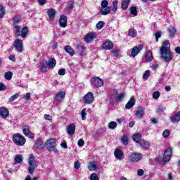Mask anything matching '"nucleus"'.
Instances as JSON below:
<instances>
[{"label": "nucleus", "instance_id": "19", "mask_svg": "<svg viewBox=\"0 0 180 180\" xmlns=\"http://www.w3.org/2000/svg\"><path fill=\"white\" fill-rule=\"evenodd\" d=\"M56 64H57V61L54 58H49L46 62V65L47 67H49V68H54Z\"/></svg>", "mask_w": 180, "mask_h": 180}, {"label": "nucleus", "instance_id": "63", "mask_svg": "<svg viewBox=\"0 0 180 180\" xmlns=\"http://www.w3.org/2000/svg\"><path fill=\"white\" fill-rule=\"evenodd\" d=\"M38 4L41 5V6H43L46 4V0H37Z\"/></svg>", "mask_w": 180, "mask_h": 180}, {"label": "nucleus", "instance_id": "18", "mask_svg": "<svg viewBox=\"0 0 180 180\" xmlns=\"http://www.w3.org/2000/svg\"><path fill=\"white\" fill-rule=\"evenodd\" d=\"M170 120L171 122H172V123H176V122H180V111L172 114V115L170 117Z\"/></svg>", "mask_w": 180, "mask_h": 180}, {"label": "nucleus", "instance_id": "37", "mask_svg": "<svg viewBox=\"0 0 180 180\" xmlns=\"http://www.w3.org/2000/svg\"><path fill=\"white\" fill-rule=\"evenodd\" d=\"M89 169L90 171H95L96 169V162H91L89 164Z\"/></svg>", "mask_w": 180, "mask_h": 180}, {"label": "nucleus", "instance_id": "11", "mask_svg": "<svg viewBox=\"0 0 180 180\" xmlns=\"http://www.w3.org/2000/svg\"><path fill=\"white\" fill-rule=\"evenodd\" d=\"M172 155V149L171 148L167 149L165 152V155L162 160L164 162H169V160H171Z\"/></svg>", "mask_w": 180, "mask_h": 180}, {"label": "nucleus", "instance_id": "44", "mask_svg": "<svg viewBox=\"0 0 180 180\" xmlns=\"http://www.w3.org/2000/svg\"><path fill=\"white\" fill-rule=\"evenodd\" d=\"M121 141L122 143L124 144V146H127V144H128V143H129V139L125 135H124L121 138Z\"/></svg>", "mask_w": 180, "mask_h": 180}, {"label": "nucleus", "instance_id": "32", "mask_svg": "<svg viewBox=\"0 0 180 180\" xmlns=\"http://www.w3.org/2000/svg\"><path fill=\"white\" fill-rule=\"evenodd\" d=\"M139 146H141V147L143 148H148L150 147V142L146 140H142L141 141Z\"/></svg>", "mask_w": 180, "mask_h": 180}, {"label": "nucleus", "instance_id": "21", "mask_svg": "<svg viewBox=\"0 0 180 180\" xmlns=\"http://www.w3.org/2000/svg\"><path fill=\"white\" fill-rule=\"evenodd\" d=\"M136 105V100L134 97H131L130 100L127 102V103L125 105L126 109H131L133 106Z\"/></svg>", "mask_w": 180, "mask_h": 180}, {"label": "nucleus", "instance_id": "10", "mask_svg": "<svg viewBox=\"0 0 180 180\" xmlns=\"http://www.w3.org/2000/svg\"><path fill=\"white\" fill-rule=\"evenodd\" d=\"M56 139H50L47 140V148H49V151H54L56 150Z\"/></svg>", "mask_w": 180, "mask_h": 180}, {"label": "nucleus", "instance_id": "60", "mask_svg": "<svg viewBox=\"0 0 180 180\" xmlns=\"http://www.w3.org/2000/svg\"><path fill=\"white\" fill-rule=\"evenodd\" d=\"M161 37V32H158L155 33V40L156 41H158V38Z\"/></svg>", "mask_w": 180, "mask_h": 180}, {"label": "nucleus", "instance_id": "17", "mask_svg": "<svg viewBox=\"0 0 180 180\" xmlns=\"http://www.w3.org/2000/svg\"><path fill=\"white\" fill-rule=\"evenodd\" d=\"M0 115L3 117L4 119L9 117V110H8V108L5 107L0 108Z\"/></svg>", "mask_w": 180, "mask_h": 180}, {"label": "nucleus", "instance_id": "16", "mask_svg": "<svg viewBox=\"0 0 180 180\" xmlns=\"http://www.w3.org/2000/svg\"><path fill=\"white\" fill-rule=\"evenodd\" d=\"M66 131L69 136H74L75 133V124H69Z\"/></svg>", "mask_w": 180, "mask_h": 180}, {"label": "nucleus", "instance_id": "13", "mask_svg": "<svg viewBox=\"0 0 180 180\" xmlns=\"http://www.w3.org/2000/svg\"><path fill=\"white\" fill-rule=\"evenodd\" d=\"M77 53L79 55H80L82 57L85 56L86 54V47L84 45H77Z\"/></svg>", "mask_w": 180, "mask_h": 180}, {"label": "nucleus", "instance_id": "41", "mask_svg": "<svg viewBox=\"0 0 180 180\" xmlns=\"http://www.w3.org/2000/svg\"><path fill=\"white\" fill-rule=\"evenodd\" d=\"M130 13L134 16H137V7L134 6L130 8Z\"/></svg>", "mask_w": 180, "mask_h": 180}, {"label": "nucleus", "instance_id": "3", "mask_svg": "<svg viewBox=\"0 0 180 180\" xmlns=\"http://www.w3.org/2000/svg\"><path fill=\"white\" fill-rule=\"evenodd\" d=\"M28 171L30 174H33L34 172V169L37 168V165H39V162L34 159V156L31 155L28 159Z\"/></svg>", "mask_w": 180, "mask_h": 180}, {"label": "nucleus", "instance_id": "8", "mask_svg": "<svg viewBox=\"0 0 180 180\" xmlns=\"http://www.w3.org/2000/svg\"><path fill=\"white\" fill-rule=\"evenodd\" d=\"M141 154L137 153H133L130 155H129V161L131 162H139L140 160H141Z\"/></svg>", "mask_w": 180, "mask_h": 180}, {"label": "nucleus", "instance_id": "51", "mask_svg": "<svg viewBox=\"0 0 180 180\" xmlns=\"http://www.w3.org/2000/svg\"><path fill=\"white\" fill-rule=\"evenodd\" d=\"M109 2L106 0H103L101 2V8H108Z\"/></svg>", "mask_w": 180, "mask_h": 180}, {"label": "nucleus", "instance_id": "57", "mask_svg": "<svg viewBox=\"0 0 180 180\" xmlns=\"http://www.w3.org/2000/svg\"><path fill=\"white\" fill-rule=\"evenodd\" d=\"M85 143V142L84 141V140L82 139H79L77 142V144L79 146V147H82L84 146V144Z\"/></svg>", "mask_w": 180, "mask_h": 180}, {"label": "nucleus", "instance_id": "33", "mask_svg": "<svg viewBox=\"0 0 180 180\" xmlns=\"http://www.w3.org/2000/svg\"><path fill=\"white\" fill-rule=\"evenodd\" d=\"M167 110V107L164 106V105L162 104H160L156 108V113H162V112H164V110Z\"/></svg>", "mask_w": 180, "mask_h": 180}, {"label": "nucleus", "instance_id": "59", "mask_svg": "<svg viewBox=\"0 0 180 180\" xmlns=\"http://www.w3.org/2000/svg\"><path fill=\"white\" fill-rule=\"evenodd\" d=\"M44 119H45V120H51V119H53V118L51 117V115L45 114Z\"/></svg>", "mask_w": 180, "mask_h": 180}, {"label": "nucleus", "instance_id": "12", "mask_svg": "<svg viewBox=\"0 0 180 180\" xmlns=\"http://www.w3.org/2000/svg\"><path fill=\"white\" fill-rule=\"evenodd\" d=\"M64 98H65V91H60L56 94L55 101H56V102H63Z\"/></svg>", "mask_w": 180, "mask_h": 180}, {"label": "nucleus", "instance_id": "48", "mask_svg": "<svg viewBox=\"0 0 180 180\" xmlns=\"http://www.w3.org/2000/svg\"><path fill=\"white\" fill-rule=\"evenodd\" d=\"M160 95H161V94L160 93V91H155L153 94V99L157 100V99H158V98H160Z\"/></svg>", "mask_w": 180, "mask_h": 180}, {"label": "nucleus", "instance_id": "4", "mask_svg": "<svg viewBox=\"0 0 180 180\" xmlns=\"http://www.w3.org/2000/svg\"><path fill=\"white\" fill-rule=\"evenodd\" d=\"M143 50V45H139V46H134L131 51H127V54L129 56H131V57L134 58L136 56L140 53Z\"/></svg>", "mask_w": 180, "mask_h": 180}, {"label": "nucleus", "instance_id": "64", "mask_svg": "<svg viewBox=\"0 0 180 180\" xmlns=\"http://www.w3.org/2000/svg\"><path fill=\"white\" fill-rule=\"evenodd\" d=\"M60 146L62 148H68V146H67V143L65 142L61 143Z\"/></svg>", "mask_w": 180, "mask_h": 180}, {"label": "nucleus", "instance_id": "49", "mask_svg": "<svg viewBox=\"0 0 180 180\" xmlns=\"http://www.w3.org/2000/svg\"><path fill=\"white\" fill-rule=\"evenodd\" d=\"M86 108H84L82 110V120H85V119H86Z\"/></svg>", "mask_w": 180, "mask_h": 180}, {"label": "nucleus", "instance_id": "36", "mask_svg": "<svg viewBox=\"0 0 180 180\" xmlns=\"http://www.w3.org/2000/svg\"><path fill=\"white\" fill-rule=\"evenodd\" d=\"M14 160L16 164H20V162L23 161V157H22V155H15Z\"/></svg>", "mask_w": 180, "mask_h": 180}, {"label": "nucleus", "instance_id": "20", "mask_svg": "<svg viewBox=\"0 0 180 180\" xmlns=\"http://www.w3.org/2000/svg\"><path fill=\"white\" fill-rule=\"evenodd\" d=\"M59 24L60 27H67V16L61 15L59 20Z\"/></svg>", "mask_w": 180, "mask_h": 180}, {"label": "nucleus", "instance_id": "25", "mask_svg": "<svg viewBox=\"0 0 180 180\" xmlns=\"http://www.w3.org/2000/svg\"><path fill=\"white\" fill-rule=\"evenodd\" d=\"M110 11H112V8L110 7L101 8V14L106 16V15H109L110 13Z\"/></svg>", "mask_w": 180, "mask_h": 180}, {"label": "nucleus", "instance_id": "46", "mask_svg": "<svg viewBox=\"0 0 180 180\" xmlns=\"http://www.w3.org/2000/svg\"><path fill=\"white\" fill-rule=\"evenodd\" d=\"M19 98V93H17L14 95H13L11 97H10L9 101L10 102H13V101H16Z\"/></svg>", "mask_w": 180, "mask_h": 180}, {"label": "nucleus", "instance_id": "35", "mask_svg": "<svg viewBox=\"0 0 180 180\" xmlns=\"http://www.w3.org/2000/svg\"><path fill=\"white\" fill-rule=\"evenodd\" d=\"M14 29L16 36H20V34H22V27H20V26L15 25Z\"/></svg>", "mask_w": 180, "mask_h": 180}, {"label": "nucleus", "instance_id": "53", "mask_svg": "<svg viewBox=\"0 0 180 180\" xmlns=\"http://www.w3.org/2000/svg\"><path fill=\"white\" fill-rule=\"evenodd\" d=\"M91 180H99V177H98V175L96 174H92L90 176Z\"/></svg>", "mask_w": 180, "mask_h": 180}, {"label": "nucleus", "instance_id": "40", "mask_svg": "<svg viewBox=\"0 0 180 180\" xmlns=\"http://www.w3.org/2000/svg\"><path fill=\"white\" fill-rule=\"evenodd\" d=\"M29 32V30L27 29V27H25L22 30H21V34L22 37H26L27 35V32Z\"/></svg>", "mask_w": 180, "mask_h": 180}, {"label": "nucleus", "instance_id": "30", "mask_svg": "<svg viewBox=\"0 0 180 180\" xmlns=\"http://www.w3.org/2000/svg\"><path fill=\"white\" fill-rule=\"evenodd\" d=\"M128 36H130V37H137V30L134 28H130L129 30Z\"/></svg>", "mask_w": 180, "mask_h": 180}, {"label": "nucleus", "instance_id": "2", "mask_svg": "<svg viewBox=\"0 0 180 180\" xmlns=\"http://www.w3.org/2000/svg\"><path fill=\"white\" fill-rule=\"evenodd\" d=\"M13 141L16 146L22 147L26 143V139L22 134L17 133L13 135Z\"/></svg>", "mask_w": 180, "mask_h": 180}, {"label": "nucleus", "instance_id": "15", "mask_svg": "<svg viewBox=\"0 0 180 180\" xmlns=\"http://www.w3.org/2000/svg\"><path fill=\"white\" fill-rule=\"evenodd\" d=\"M94 39H96V34L89 33L84 37V41L85 43H91Z\"/></svg>", "mask_w": 180, "mask_h": 180}, {"label": "nucleus", "instance_id": "45", "mask_svg": "<svg viewBox=\"0 0 180 180\" xmlns=\"http://www.w3.org/2000/svg\"><path fill=\"white\" fill-rule=\"evenodd\" d=\"M5 16V8L0 5V18H4Z\"/></svg>", "mask_w": 180, "mask_h": 180}, {"label": "nucleus", "instance_id": "6", "mask_svg": "<svg viewBox=\"0 0 180 180\" xmlns=\"http://www.w3.org/2000/svg\"><path fill=\"white\" fill-rule=\"evenodd\" d=\"M83 101L84 103L87 105H91L94 101H95V98L94 97V93L88 92L84 97Z\"/></svg>", "mask_w": 180, "mask_h": 180}, {"label": "nucleus", "instance_id": "42", "mask_svg": "<svg viewBox=\"0 0 180 180\" xmlns=\"http://www.w3.org/2000/svg\"><path fill=\"white\" fill-rule=\"evenodd\" d=\"M117 4H119V1L117 0L114 1L112 3V12H117Z\"/></svg>", "mask_w": 180, "mask_h": 180}, {"label": "nucleus", "instance_id": "55", "mask_svg": "<svg viewBox=\"0 0 180 180\" xmlns=\"http://www.w3.org/2000/svg\"><path fill=\"white\" fill-rule=\"evenodd\" d=\"M74 167L75 169H79V167H81V163H79V161H75L74 164Z\"/></svg>", "mask_w": 180, "mask_h": 180}, {"label": "nucleus", "instance_id": "27", "mask_svg": "<svg viewBox=\"0 0 180 180\" xmlns=\"http://www.w3.org/2000/svg\"><path fill=\"white\" fill-rule=\"evenodd\" d=\"M133 140L135 141V143H137L138 144H140L143 140H141V134H135L133 135Z\"/></svg>", "mask_w": 180, "mask_h": 180}, {"label": "nucleus", "instance_id": "24", "mask_svg": "<svg viewBox=\"0 0 180 180\" xmlns=\"http://www.w3.org/2000/svg\"><path fill=\"white\" fill-rule=\"evenodd\" d=\"M144 115V109L141 108H139L135 112V116L138 117V119H141Z\"/></svg>", "mask_w": 180, "mask_h": 180}, {"label": "nucleus", "instance_id": "52", "mask_svg": "<svg viewBox=\"0 0 180 180\" xmlns=\"http://www.w3.org/2000/svg\"><path fill=\"white\" fill-rule=\"evenodd\" d=\"M169 136V130H165L162 133V137H164L165 139H167V137Z\"/></svg>", "mask_w": 180, "mask_h": 180}, {"label": "nucleus", "instance_id": "31", "mask_svg": "<svg viewBox=\"0 0 180 180\" xmlns=\"http://www.w3.org/2000/svg\"><path fill=\"white\" fill-rule=\"evenodd\" d=\"M129 4H130V0L122 1V4H121L122 9H123V11H126V9H127L129 8Z\"/></svg>", "mask_w": 180, "mask_h": 180}, {"label": "nucleus", "instance_id": "47", "mask_svg": "<svg viewBox=\"0 0 180 180\" xmlns=\"http://www.w3.org/2000/svg\"><path fill=\"white\" fill-rule=\"evenodd\" d=\"M148 77H150V70H148L145 71V72L143 73V78L146 81V80L148 79Z\"/></svg>", "mask_w": 180, "mask_h": 180}, {"label": "nucleus", "instance_id": "14", "mask_svg": "<svg viewBox=\"0 0 180 180\" xmlns=\"http://www.w3.org/2000/svg\"><path fill=\"white\" fill-rule=\"evenodd\" d=\"M114 156L116 158V160L122 161V159L123 158V150L119 148H116L114 151Z\"/></svg>", "mask_w": 180, "mask_h": 180}, {"label": "nucleus", "instance_id": "22", "mask_svg": "<svg viewBox=\"0 0 180 180\" xmlns=\"http://www.w3.org/2000/svg\"><path fill=\"white\" fill-rule=\"evenodd\" d=\"M103 49H105V50H112V49H113V43L112 41H106L103 44Z\"/></svg>", "mask_w": 180, "mask_h": 180}, {"label": "nucleus", "instance_id": "23", "mask_svg": "<svg viewBox=\"0 0 180 180\" xmlns=\"http://www.w3.org/2000/svg\"><path fill=\"white\" fill-rule=\"evenodd\" d=\"M34 147H36V148L41 150V148L44 147V143H43V141H41V139H38L35 141Z\"/></svg>", "mask_w": 180, "mask_h": 180}, {"label": "nucleus", "instance_id": "54", "mask_svg": "<svg viewBox=\"0 0 180 180\" xmlns=\"http://www.w3.org/2000/svg\"><path fill=\"white\" fill-rule=\"evenodd\" d=\"M112 53L114 57H119V54H120V51L115 50V51H112Z\"/></svg>", "mask_w": 180, "mask_h": 180}, {"label": "nucleus", "instance_id": "62", "mask_svg": "<svg viewBox=\"0 0 180 180\" xmlns=\"http://www.w3.org/2000/svg\"><path fill=\"white\" fill-rule=\"evenodd\" d=\"M5 89H6V86L2 83H0V91H5Z\"/></svg>", "mask_w": 180, "mask_h": 180}, {"label": "nucleus", "instance_id": "39", "mask_svg": "<svg viewBox=\"0 0 180 180\" xmlns=\"http://www.w3.org/2000/svg\"><path fill=\"white\" fill-rule=\"evenodd\" d=\"M108 127L109 129H110L111 130H115L116 127H117V123H116L114 121L110 122L108 124Z\"/></svg>", "mask_w": 180, "mask_h": 180}, {"label": "nucleus", "instance_id": "50", "mask_svg": "<svg viewBox=\"0 0 180 180\" xmlns=\"http://www.w3.org/2000/svg\"><path fill=\"white\" fill-rule=\"evenodd\" d=\"M123 98H124V94L121 93L115 97V99L116 101H120L122 100Z\"/></svg>", "mask_w": 180, "mask_h": 180}, {"label": "nucleus", "instance_id": "43", "mask_svg": "<svg viewBox=\"0 0 180 180\" xmlns=\"http://www.w3.org/2000/svg\"><path fill=\"white\" fill-rule=\"evenodd\" d=\"M103 26H105V22L99 21L96 25L97 30H101V29H102Z\"/></svg>", "mask_w": 180, "mask_h": 180}, {"label": "nucleus", "instance_id": "26", "mask_svg": "<svg viewBox=\"0 0 180 180\" xmlns=\"http://www.w3.org/2000/svg\"><path fill=\"white\" fill-rule=\"evenodd\" d=\"M145 58L147 63H150V61H153V59L154 58L153 57V52L151 51H148L145 56Z\"/></svg>", "mask_w": 180, "mask_h": 180}, {"label": "nucleus", "instance_id": "58", "mask_svg": "<svg viewBox=\"0 0 180 180\" xmlns=\"http://www.w3.org/2000/svg\"><path fill=\"white\" fill-rule=\"evenodd\" d=\"M139 176H143L144 175V170L139 169L137 172Z\"/></svg>", "mask_w": 180, "mask_h": 180}, {"label": "nucleus", "instance_id": "7", "mask_svg": "<svg viewBox=\"0 0 180 180\" xmlns=\"http://www.w3.org/2000/svg\"><path fill=\"white\" fill-rule=\"evenodd\" d=\"M22 133L29 139H34V134L30 131V127L27 125L22 127Z\"/></svg>", "mask_w": 180, "mask_h": 180}, {"label": "nucleus", "instance_id": "29", "mask_svg": "<svg viewBox=\"0 0 180 180\" xmlns=\"http://www.w3.org/2000/svg\"><path fill=\"white\" fill-rule=\"evenodd\" d=\"M65 51H66V53H68L70 56H74V54H75L74 49H72V47H71L70 46H66L65 47Z\"/></svg>", "mask_w": 180, "mask_h": 180}, {"label": "nucleus", "instance_id": "28", "mask_svg": "<svg viewBox=\"0 0 180 180\" xmlns=\"http://www.w3.org/2000/svg\"><path fill=\"white\" fill-rule=\"evenodd\" d=\"M48 16L49 17L50 20H54V18L56 17V10L53 8L49 10Z\"/></svg>", "mask_w": 180, "mask_h": 180}, {"label": "nucleus", "instance_id": "38", "mask_svg": "<svg viewBox=\"0 0 180 180\" xmlns=\"http://www.w3.org/2000/svg\"><path fill=\"white\" fill-rule=\"evenodd\" d=\"M169 36H172V37H174L175 36V34L176 33V29L174 27H171L169 30Z\"/></svg>", "mask_w": 180, "mask_h": 180}, {"label": "nucleus", "instance_id": "1", "mask_svg": "<svg viewBox=\"0 0 180 180\" xmlns=\"http://www.w3.org/2000/svg\"><path fill=\"white\" fill-rule=\"evenodd\" d=\"M160 58L165 63H169V61H172L174 58V55H172V52L171 51V44H169V41L166 40L163 42L162 47L160 51Z\"/></svg>", "mask_w": 180, "mask_h": 180}, {"label": "nucleus", "instance_id": "56", "mask_svg": "<svg viewBox=\"0 0 180 180\" xmlns=\"http://www.w3.org/2000/svg\"><path fill=\"white\" fill-rule=\"evenodd\" d=\"M58 74V75H65V69H60Z\"/></svg>", "mask_w": 180, "mask_h": 180}, {"label": "nucleus", "instance_id": "5", "mask_svg": "<svg viewBox=\"0 0 180 180\" xmlns=\"http://www.w3.org/2000/svg\"><path fill=\"white\" fill-rule=\"evenodd\" d=\"M13 47L15 49L16 51L18 53H22L23 51V41L17 39L14 41Z\"/></svg>", "mask_w": 180, "mask_h": 180}, {"label": "nucleus", "instance_id": "9", "mask_svg": "<svg viewBox=\"0 0 180 180\" xmlns=\"http://www.w3.org/2000/svg\"><path fill=\"white\" fill-rule=\"evenodd\" d=\"M91 85L93 86H96L97 88H101L103 85V80L101 78L96 77L91 79Z\"/></svg>", "mask_w": 180, "mask_h": 180}, {"label": "nucleus", "instance_id": "34", "mask_svg": "<svg viewBox=\"0 0 180 180\" xmlns=\"http://www.w3.org/2000/svg\"><path fill=\"white\" fill-rule=\"evenodd\" d=\"M12 77H13V73L11 71H8L4 74V78L7 79V81H11V79H12Z\"/></svg>", "mask_w": 180, "mask_h": 180}, {"label": "nucleus", "instance_id": "61", "mask_svg": "<svg viewBox=\"0 0 180 180\" xmlns=\"http://www.w3.org/2000/svg\"><path fill=\"white\" fill-rule=\"evenodd\" d=\"M20 21V18L18 16H15L13 18L14 23H19Z\"/></svg>", "mask_w": 180, "mask_h": 180}]
</instances>
